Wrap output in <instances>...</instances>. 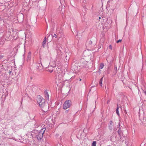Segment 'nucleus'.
Returning a JSON list of instances; mask_svg holds the SVG:
<instances>
[{"label":"nucleus","instance_id":"nucleus-19","mask_svg":"<svg viewBox=\"0 0 146 146\" xmlns=\"http://www.w3.org/2000/svg\"><path fill=\"white\" fill-rule=\"evenodd\" d=\"M96 142L95 141H94L92 144V146H96Z\"/></svg>","mask_w":146,"mask_h":146},{"label":"nucleus","instance_id":"nucleus-21","mask_svg":"<svg viewBox=\"0 0 146 146\" xmlns=\"http://www.w3.org/2000/svg\"><path fill=\"white\" fill-rule=\"evenodd\" d=\"M70 111V110H65V114H67L68 113H69V112Z\"/></svg>","mask_w":146,"mask_h":146},{"label":"nucleus","instance_id":"nucleus-26","mask_svg":"<svg viewBox=\"0 0 146 146\" xmlns=\"http://www.w3.org/2000/svg\"><path fill=\"white\" fill-rule=\"evenodd\" d=\"M11 31H8V33L9 34V33H10V35H9V36H11V35L12 36V34H11Z\"/></svg>","mask_w":146,"mask_h":146},{"label":"nucleus","instance_id":"nucleus-15","mask_svg":"<svg viewBox=\"0 0 146 146\" xmlns=\"http://www.w3.org/2000/svg\"><path fill=\"white\" fill-rule=\"evenodd\" d=\"M118 134L120 136V137H121V130L120 129H119V130H118Z\"/></svg>","mask_w":146,"mask_h":146},{"label":"nucleus","instance_id":"nucleus-37","mask_svg":"<svg viewBox=\"0 0 146 146\" xmlns=\"http://www.w3.org/2000/svg\"><path fill=\"white\" fill-rule=\"evenodd\" d=\"M109 103L108 101L107 103Z\"/></svg>","mask_w":146,"mask_h":146},{"label":"nucleus","instance_id":"nucleus-22","mask_svg":"<svg viewBox=\"0 0 146 146\" xmlns=\"http://www.w3.org/2000/svg\"><path fill=\"white\" fill-rule=\"evenodd\" d=\"M47 71L50 72V73H51L52 72H53V70H51V69H48V70H47Z\"/></svg>","mask_w":146,"mask_h":146},{"label":"nucleus","instance_id":"nucleus-33","mask_svg":"<svg viewBox=\"0 0 146 146\" xmlns=\"http://www.w3.org/2000/svg\"><path fill=\"white\" fill-rule=\"evenodd\" d=\"M62 81H61V80L59 81V83L60 82V83H61V82H62Z\"/></svg>","mask_w":146,"mask_h":146},{"label":"nucleus","instance_id":"nucleus-9","mask_svg":"<svg viewBox=\"0 0 146 146\" xmlns=\"http://www.w3.org/2000/svg\"><path fill=\"white\" fill-rule=\"evenodd\" d=\"M44 95L46 99L48 100H49V95L48 94V92L46 90H45L44 92Z\"/></svg>","mask_w":146,"mask_h":146},{"label":"nucleus","instance_id":"nucleus-13","mask_svg":"<svg viewBox=\"0 0 146 146\" xmlns=\"http://www.w3.org/2000/svg\"><path fill=\"white\" fill-rule=\"evenodd\" d=\"M71 113H70V112L69 114H68L66 115V117L65 116V118H64V119L65 120H67L68 119L70 118V115L71 114Z\"/></svg>","mask_w":146,"mask_h":146},{"label":"nucleus","instance_id":"nucleus-4","mask_svg":"<svg viewBox=\"0 0 146 146\" xmlns=\"http://www.w3.org/2000/svg\"><path fill=\"white\" fill-rule=\"evenodd\" d=\"M37 102L39 104L40 107L43 104L45 103L46 102L44 99L41 98L40 96H38V98L37 99Z\"/></svg>","mask_w":146,"mask_h":146},{"label":"nucleus","instance_id":"nucleus-29","mask_svg":"<svg viewBox=\"0 0 146 146\" xmlns=\"http://www.w3.org/2000/svg\"><path fill=\"white\" fill-rule=\"evenodd\" d=\"M121 40H119L117 41V43H118L119 42H121Z\"/></svg>","mask_w":146,"mask_h":146},{"label":"nucleus","instance_id":"nucleus-28","mask_svg":"<svg viewBox=\"0 0 146 146\" xmlns=\"http://www.w3.org/2000/svg\"><path fill=\"white\" fill-rule=\"evenodd\" d=\"M114 70H115V71L116 72L117 71V68L116 66H114Z\"/></svg>","mask_w":146,"mask_h":146},{"label":"nucleus","instance_id":"nucleus-8","mask_svg":"<svg viewBox=\"0 0 146 146\" xmlns=\"http://www.w3.org/2000/svg\"><path fill=\"white\" fill-rule=\"evenodd\" d=\"M114 127V125H113V123L111 121H110L109 123V124L108 125V127L110 130H111L113 127Z\"/></svg>","mask_w":146,"mask_h":146},{"label":"nucleus","instance_id":"nucleus-27","mask_svg":"<svg viewBox=\"0 0 146 146\" xmlns=\"http://www.w3.org/2000/svg\"><path fill=\"white\" fill-rule=\"evenodd\" d=\"M52 36H53V37H54L56 38L57 37V36L55 34H54L53 36L52 35Z\"/></svg>","mask_w":146,"mask_h":146},{"label":"nucleus","instance_id":"nucleus-30","mask_svg":"<svg viewBox=\"0 0 146 146\" xmlns=\"http://www.w3.org/2000/svg\"><path fill=\"white\" fill-rule=\"evenodd\" d=\"M56 146H63L62 145H61L60 144H58Z\"/></svg>","mask_w":146,"mask_h":146},{"label":"nucleus","instance_id":"nucleus-17","mask_svg":"<svg viewBox=\"0 0 146 146\" xmlns=\"http://www.w3.org/2000/svg\"><path fill=\"white\" fill-rule=\"evenodd\" d=\"M104 66V65L103 63H101L100 66V68L101 69H102Z\"/></svg>","mask_w":146,"mask_h":146},{"label":"nucleus","instance_id":"nucleus-18","mask_svg":"<svg viewBox=\"0 0 146 146\" xmlns=\"http://www.w3.org/2000/svg\"><path fill=\"white\" fill-rule=\"evenodd\" d=\"M102 80H103V78H101V79H100V80L99 82V83L100 84V85L101 86H102Z\"/></svg>","mask_w":146,"mask_h":146},{"label":"nucleus","instance_id":"nucleus-1","mask_svg":"<svg viewBox=\"0 0 146 146\" xmlns=\"http://www.w3.org/2000/svg\"><path fill=\"white\" fill-rule=\"evenodd\" d=\"M45 130L44 128H42L38 133V134L36 135V136L38 140H40L43 137V134Z\"/></svg>","mask_w":146,"mask_h":146},{"label":"nucleus","instance_id":"nucleus-23","mask_svg":"<svg viewBox=\"0 0 146 146\" xmlns=\"http://www.w3.org/2000/svg\"><path fill=\"white\" fill-rule=\"evenodd\" d=\"M118 97L119 98L122 97V98H123V97L124 96L123 95H119L118 96Z\"/></svg>","mask_w":146,"mask_h":146},{"label":"nucleus","instance_id":"nucleus-7","mask_svg":"<svg viewBox=\"0 0 146 146\" xmlns=\"http://www.w3.org/2000/svg\"><path fill=\"white\" fill-rule=\"evenodd\" d=\"M38 67L37 68V71L39 72H41L43 71V69L42 68V67L41 66H42L41 64H38Z\"/></svg>","mask_w":146,"mask_h":146},{"label":"nucleus","instance_id":"nucleus-14","mask_svg":"<svg viewBox=\"0 0 146 146\" xmlns=\"http://www.w3.org/2000/svg\"><path fill=\"white\" fill-rule=\"evenodd\" d=\"M46 38L45 37L44 38V40L42 42V46L43 47H44V46L46 44Z\"/></svg>","mask_w":146,"mask_h":146},{"label":"nucleus","instance_id":"nucleus-20","mask_svg":"<svg viewBox=\"0 0 146 146\" xmlns=\"http://www.w3.org/2000/svg\"><path fill=\"white\" fill-rule=\"evenodd\" d=\"M68 54V52H66V60H67V59H69V56H68V55H67V54Z\"/></svg>","mask_w":146,"mask_h":146},{"label":"nucleus","instance_id":"nucleus-38","mask_svg":"<svg viewBox=\"0 0 146 146\" xmlns=\"http://www.w3.org/2000/svg\"><path fill=\"white\" fill-rule=\"evenodd\" d=\"M109 103L108 101L107 103Z\"/></svg>","mask_w":146,"mask_h":146},{"label":"nucleus","instance_id":"nucleus-24","mask_svg":"<svg viewBox=\"0 0 146 146\" xmlns=\"http://www.w3.org/2000/svg\"><path fill=\"white\" fill-rule=\"evenodd\" d=\"M3 56H4L2 54H0V60L2 59Z\"/></svg>","mask_w":146,"mask_h":146},{"label":"nucleus","instance_id":"nucleus-6","mask_svg":"<svg viewBox=\"0 0 146 146\" xmlns=\"http://www.w3.org/2000/svg\"><path fill=\"white\" fill-rule=\"evenodd\" d=\"M92 41L88 40L86 42V45L88 47H91L92 46Z\"/></svg>","mask_w":146,"mask_h":146},{"label":"nucleus","instance_id":"nucleus-25","mask_svg":"<svg viewBox=\"0 0 146 146\" xmlns=\"http://www.w3.org/2000/svg\"><path fill=\"white\" fill-rule=\"evenodd\" d=\"M109 48L111 50H112V47L111 45L110 44L109 46Z\"/></svg>","mask_w":146,"mask_h":146},{"label":"nucleus","instance_id":"nucleus-12","mask_svg":"<svg viewBox=\"0 0 146 146\" xmlns=\"http://www.w3.org/2000/svg\"><path fill=\"white\" fill-rule=\"evenodd\" d=\"M31 88L33 91H35L37 88V86L35 85H33L32 86Z\"/></svg>","mask_w":146,"mask_h":146},{"label":"nucleus","instance_id":"nucleus-3","mask_svg":"<svg viewBox=\"0 0 146 146\" xmlns=\"http://www.w3.org/2000/svg\"><path fill=\"white\" fill-rule=\"evenodd\" d=\"M40 107L43 111L44 112H47L48 109V103L47 102H46L45 103L42 104V105L40 106Z\"/></svg>","mask_w":146,"mask_h":146},{"label":"nucleus","instance_id":"nucleus-32","mask_svg":"<svg viewBox=\"0 0 146 146\" xmlns=\"http://www.w3.org/2000/svg\"><path fill=\"white\" fill-rule=\"evenodd\" d=\"M35 126H38V125H37V124H35Z\"/></svg>","mask_w":146,"mask_h":146},{"label":"nucleus","instance_id":"nucleus-16","mask_svg":"<svg viewBox=\"0 0 146 146\" xmlns=\"http://www.w3.org/2000/svg\"><path fill=\"white\" fill-rule=\"evenodd\" d=\"M119 108V107L118 106V105H117V108L116 110V113L118 115H119V113L118 110Z\"/></svg>","mask_w":146,"mask_h":146},{"label":"nucleus","instance_id":"nucleus-5","mask_svg":"<svg viewBox=\"0 0 146 146\" xmlns=\"http://www.w3.org/2000/svg\"><path fill=\"white\" fill-rule=\"evenodd\" d=\"M80 63L81 67H85L87 65V62L84 59H82L81 60Z\"/></svg>","mask_w":146,"mask_h":146},{"label":"nucleus","instance_id":"nucleus-31","mask_svg":"<svg viewBox=\"0 0 146 146\" xmlns=\"http://www.w3.org/2000/svg\"><path fill=\"white\" fill-rule=\"evenodd\" d=\"M143 92L146 95V91H145V90H143Z\"/></svg>","mask_w":146,"mask_h":146},{"label":"nucleus","instance_id":"nucleus-10","mask_svg":"<svg viewBox=\"0 0 146 146\" xmlns=\"http://www.w3.org/2000/svg\"><path fill=\"white\" fill-rule=\"evenodd\" d=\"M31 52H29L28 53L27 60V61H29L31 60Z\"/></svg>","mask_w":146,"mask_h":146},{"label":"nucleus","instance_id":"nucleus-35","mask_svg":"<svg viewBox=\"0 0 146 146\" xmlns=\"http://www.w3.org/2000/svg\"><path fill=\"white\" fill-rule=\"evenodd\" d=\"M81 80H82V79H80V81H81Z\"/></svg>","mask_w":146,"mask_h":146},{"label":"nucleus","instance_id":"nucleus-36","mask_svg":"<svg viewBox=\"0 0 146 146\" xmlns=\"http://www.w3.org/2000/svg\"><path fill=\"white\" fill-rule=\"evenodd\" d=\"M50 67L49 66V67H48V68H50Z\"/></svg>","mask_w":146,"mask_h":146},{"label":"nucleus","instance_id":"nucleus-11","mask_svg":"<svg viewBox=\"0 0 146 146\" xmlns=\"http://www.w3.org/2000/svg\"><path fill=\"white\" fill-rule=\"evenodd\" d=\"M27 135L28 137H30L31 138H33L34 136L33 134L30 132H28L27 133Z\"/></svg>","mask_w":146,"mask_h":146},{"label":"nucleus","instance_id":"nucleus-2","mask_svg":"<svg viewBox=\"0 0 146 146\" xmlns=\"http://www.w3.org/2000/svg\"><path fill=\"white\" fill-rule=\"evenodd\" d=\"M72 103L70 100H66L64 103L63 105V109L66 110L69 108L72 105Z\"/></svg>","mask_w":146,"mask_h":146},{"label":"nucleus","instance_id":"nucleus-34","mask_svg":"<svg viewBox=\"0 0 146 146\" xmlns=\"http://www.w3.org/2000/svg\"><path fill=\"white\" fill-rule=\"evenodd\" d=\"M99 19L100 20L101 18V17H99Z\"/></svg>","mask_w":146,"mask_h":146}]
</instances>
